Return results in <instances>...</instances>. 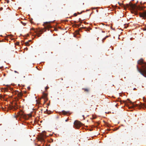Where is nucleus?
I'll list each match as a JSON object with an SVG mask.
<instances>
[{
    "label": "nucleus",
    "mask_w": 146,
    "mask_h": 146,
    "mask_svg": "<svg viewBox=\"0 0 146 146\" xmlns=\"http://www.w3.org/2000/svg\"><path fill=\"white\" fill-rule=\"evenodd\" d=\"M138 64L142 65V68L141 69L139 68L137 66V71L141 74L146 77V62L144 63L143 59H141L138 61Z\"/></svg>",
    "instance_id": "nucleus-1"
},
{
    "label": "nucleus",
    "mask_w": 146,
    "mask_h": 146,
    "mask_svg": "<svg viewBox=\"0 0 146 146\" xmlns=\"http://www.w3.org/2000/svg\"><path fill=\"white\" fill-rule=\"evenodd\" d=\"M124 7L128 8L132 11H133L136 12L137 10H141L143 8L140 6H137L135 4H133L132 3H129V4H126L125 5L123 4L122 5Z\"/></svg>",
    "instance_id": "nucleus-2"
},
{
    "label": "nucleus",
    "mask_w": 146,
    "mask_h": 146,
    "mask_svg": "<svg viewBox=\"0 0 146 146\" xmlns=\"http://www.w3.org/2000/svg\"><path fill=\"white\" fill-rule=\"evenodd\" d=\"M74 125L75 127L77 129H79L82 125V124L79 121H76L74 123Z\"/></svg>",
    "instance_id": "nucleus-3"
},
{
    "label": "nucleus",
    "mask_w": 146,
    "mask_h": 146,
    "mask_svg": "<svg viewBox=\"0 0 146 146\" xmlns=\"http://www.w3.org/2000/svg\"><path fill=\"white\" fill-rule=\"evenodd\" d=\"M17 115L18 117L26 119V115L24 114L22 111L18 112Z\"/></svg>",
    "instance_id": "nucleus-4"
},
{
    "label": "nucleus",
    "mask_w": 146,
    "mask_h": 146,
    "mask_svg": "<svg viewBox=\"0 0 146 146\" xmlns=\"http://www.w3.org/2000/svg\"><path fill=\"white\" fill-rule=\"evenodd\" d=\"M18 107L17 104L16 103H15L14 104H13L12 106H11L10 107V108L11 110H16L18 109Z\"/></svg>",
    "instance_id": "nucleus-5"
},
{
    "label": "nucleus",
    "mask_w": 146,
    "mask_h": 146,
    "mask_svg": "<svg viewBox=\"0 0 146 146\" xmlns=\"http://www.w3.org/2000/svg\"><path fill=\"white\" fill-rule=\"evenodd\" d=\"M47 94L43 93L42 98H44V102H45L48 100V98H47Z\"/></svg>",
    "instance_id": "nucleus-6"
},
{
    "label": "nucleus",
    "mask_w": 146,
    "mask_h": 146,
    "mask_svg": "<svg viewBox=\"0 0 146 146\" xmlns=\"http://www.w3.org/2000/svg\"><path fill=\"white\" fill-rule=\"evenodd\" d=\"M139 16L140 17L145 19V18L146 17V11H144L143 13H140Z\"/></svg>",
    "instance_id": "nucleus-7"
},
{
    "label": "nucleus",
    "mask_w": 146,
    "mask_h": 146,
    "mask_svg": "<svg viewBox=\"0 0 146 146\" xmlns=\"http://www.w3.org/2000/svg\"><path fill=\"white\" fill-rule=\"evenodd\" d=\"M15 93L19 97H21L22 96V94L21 92H19L17 91H16Z\"/></svg>",
    "instance_id": "nucleus-8"
},
{
    "label": "nucleus",
    "mask_w": 146,
    "mask_h": 146,
    "mask_svg": "<svg viewBox=\"0 0 146 146\" xmlns=\"http://www.w3.org/2000/svg\"><path fill=\"white\" fill-rule=\"evenodd\" d=\"M46 11L47 12H49L51 13H52L54 11V9L52 8H49L48 9H46Z\"/></svg>",
    "instance_id": "nucleus-9"
},
{
    "label": "nucleus",
    "mask_w": 146,
    "mask_h": 146,
    "mask_svg": "<svg viewBox=\"0 0 146 146\" xmlns=\"http://www.w3.org/2000/svg\"><path fill=\"white\" fill-rule=\"evenodd\" d=\"M31 29L32 30H34V31H35V33H36L37 34H38V37H39V36H40V34H38V33H38V32H39V31H40V30H38V29H37V30H35V29H34V28H32V29Z\"/></svg>",
    "instance_id": "nucleus-10"
},
{
    "label": "nucleus",
    "mask_w": 146,
    "mask_h": 146,
    "mask_svg": "<svg viewBox=\"0 0 146 146\" xmlns=\"http://www.w3.org/2000/svg\"><path fill=\"white\" fill-rule=\"evenodd\" d=\"M45 137V136L44 135H41V136L40 137V139L42 141H44V139Z\"/></svg>",
    "instance_id": "nucleus-11"
},
{
    "label": "nucleus",
    "mask_w": 146,
    "mask_h": 146,
    "mask_svg": "<svg viewBox=\"0 0 146 146\" xmlns=\"http://www.w3.org/2000/svg\"><path fill=\"white\" fill-rule=\"evenodd\" d=\"M140 106L141 108H146V102L144 104H141Z\"/></svg>",
    "instance_id": "nucleus-12"
},
{
    "label": "nucleus",
    "mask_w": 146,
    "mask_h": 146,
    "mask_svg": "<svg viewBox=\"0 0 146 146\" xmlns=\"http://www.w3.org/2000/svg\"><path fill=\"white\" fill-rule=\"evenodd\" d=\"M82 89L85 92H88L89 91V89L88 88H83Z\"/></svg>",
    "instance_id": "nucleus-13"
},
{
    "label": "nucleus",
    "mask_w": 146,
    "mask_h": 146,
    "mask_svg": "<svg viewBox=\"0 0 146 146\" xmlns=\"http://www.w3.org/2000/svg\"><path fill=\"white\" fill-rule=\"evenodd\" d=\"M62 113L64 115L68 113L66 111H65L63 110L62 111Z\"/></svg>",
    "instance_id": "nucleus-14"
},
{
    "label": "nucleus",
    "mask_w": 146,
    "mask_h": 146,
    "mask_svg": "<svg viewBox=\"0 0 146 146\" xmlns=\"http://www.w3.org/2000/svg\"><path fill=\"white\" fill-rule=\"evenodd\" d=\"M7 138H4L3 140V143H4L6 141H7Z\"/></svg>",
    "instance_id": "nucleus-15"
},
{
    "label": "nucleus",
    "mask_w": 146,
    "mask_h": 146,
    "mask_svg": "<svg viewBox=\"0 0 146 146\" xmlns=\"http://www.w3.org/2000/svg\"><path fill=\"white\" fill-rule=\"evenodd\" d=\"M48 22H46L45 23V24H46L47 25V27H48V28H50L51 27V26H50V25H48Z\"/></svg>",
    "instance_id": "nucleus-16"
},
{
    "label": "nucleus",
    "mask_w": 146,
    "mask_h": 146,
    "mask_svg": "<svg viewBox=\"0 0 146 146\" xmlns=\"http://www.w3.org/2000/svg\"><path fill=\"white\" fill-rule=\"evenodd\" d=\"M25 44L27 46H29L30 44H29V42H27L25 43Z\"/></svg>",
    "instance_id": "nucleus-17"
},
{
    "label": "nucleus",
    "mask_w": 146,
    "mask_h": 146,
    "mask_svg": "<svg viewBox=\"0 0 146 146\" xmlns=\"http://www.w3.org/2000/svg\"><path fill=\"white\" fill-rule=\"evenodd\" d=\"M81 25V24H76L75 25L76 27H80V26Z\"/></svg>",
    "instance_id": "nucleus-18"
},
{
    "label": "nucleus",
    "mask_w": 146,
    "mask_h": 146,
    "mask_svg": "<svg viewBox=\"0 0 146 146\" xmlns=\"http://www.w3.org/2000/svg\"><path fill=\"white\" fill-rule=\"evenodd\" d=\"M21 23L24 26H25L26 25V23H23L22 21H21Z\"/></svg>",
    "instance_id": "nucleus-19"
},
{
    "label": "nucleus",
    "mask_w": 146,
    "mask_h": 146,
    "mask_svg": "<svg viewBox=\"0 0 146 146\" xmlns=\"http://www.w3.org/2000/svg\"><path fill=\"white\" fill-rule=\"evenodd\" d=\"M108 37V36H106V37L104 38H103V40H102V41H103V40H105V39H106V38Z\"/></svg>",
    "instance_id": "nucleus-20"
},
{
    "label": "nucleus",
    "mask_w": 146,
    "mask_h": 146,
    "mask_svg": "<svg viewBox=\"0 0 146 146\" xmlns=\"http://www.w3.org/2000/svg\"><path fill=\"white\" fill-rule=\"evenodd\" d=\"M74 16H77V13H74Z\"/></svg>",
    "instance_id": "nucleus-21"
},
{
    "label": "nucleus",
    "mask_w": 146,
    "mask_h": 146,
    "mask_svg": "<svg viewBox=\"0 0 146 146\" xmlns=\"http://www.w3.org/2000/svg\"><path fill=\"white\" fill-rule=\"evenodd\" d=\"M76 33L77 34H79V32L78 31H76Z\"/></svg>",
    "instance_id": "nucleus-22"
},
{
    "label": "nucleus",
    "mask_w": 146,
    "mask_h": 146,
    "mask_svg": "<svg viewBox=\"0 0 146 146\" xmlns=\"http://www.w3.org/2000/svg\"><path fill=\"white\" fill-rule=\"evenodd\" d=\"M49 87L48 86H46L45 88V89L46 90H47V89H48V88Z\"/></svg>",
    "instance_id": "nucleus-23"
},
{
    "label": "nucleus",
    "mask_w": 146,
    "mask_h": 146,
    "mask_svg": "<svg viewBox=\"0 0 146 146\" xmlns=\"http://www.w3.org/2000/svg\"><path fill=\"white\" fill-rule=\"evenodd\" d=\"M46 113L48 114H49V113H48V111L47 110H46Z\"/></svg>",
    "instance_id": "nucleus-24"
},
{
    "label": "nucleus",
    "mask_w": 146,
    "mask_h": 146,
    "mask_svg": "<svg viewBox=\"0 0 146 146\" xmlns=\"http://www.w3.org/2000/svg\"><path fill=\"white\" fill-rule=\"evenodd\" d=\"M81 21V19H79V22H80L81 23H82V22H81V21Z\"/></svg>",
    "instance_id": "nucleus-25"
},
{
    "label": "nucleus",
    "mask_w": 146,
    "mask_h": 146,
    "mask_svg": "<svg viewBox=\"0 0 146 146\" xmlns=\"http://www.w3.org/2000/svg\"><path fill=\"white\" fill-rule=\"evenodd\" d=\"M128 100L129 101L130 103L132 104V102L131 101H130L129 99Z\"/></svg>",
    "instance_id": "nucleus-26"
},
{
    "label": "nucleus",
    "mask_w": 146,
    "mask_h": 146,
    "mask_svg": "<svg viewBox=\"0 0 146 146\" xmlns=\"http://www.w3.org/2000/svg\"><path fill=\"white\" fill-rule=\"evenodd\" d=\"M82 13V12H81L80 13H79V12H78V14H80Z\"/></svg>",
    "instance_id": "nucleus-27"
},
{
    "label": "nucleus",
    "mask_w": 146,
    "mask_h": 146,
    "mask_svg": "<svg viewBox=\"0 0 146 146\" xmlns=\"http://www.w3.org/2000/svg\"><path fill=\"white\" fill-rule=\"evenodd\" d=\"M14 72H15V73H18V72H17V71H15Z\"/></svg>",
    "instance_id": "nucleus-28"
},
{
    "label": "nucleus",
    "mask_w": 146,
    "mask_h": 146,
    "mask_svg": "<svg viewBox=\"0 0 146 146\" xmlns=\"http://www.w3.org/2000/svg\"><path fill=\"white\" fill-rule=\"evenodd\" d=\"M68 121V119H66V120L65 121Z\"/></svg>",
    "instance_id": "nucleus-29"
},
{
    "label": "nucleus",
    "mask_w": 146,
    "mask_h": 146,
    "mask_svg": "<svg viewBox=\"0 0 146 146\" xmlns=\"http://www.w3.org/2000/svg\"><path fill=\"white\" fill-rule=\"evenodd\" d=\"M133 104V106H135V105H134L133 104Z\"/></svg>",
    "instance_id": "nucleus-30"
},
{
    "label": "nucleus",
    "mask_w": 146,
    "mask_h": 146,
    "mask_svg": "<svg viewBox=\"0 0 146 146\" xmlns=\"http://www.w3.org/2000/svg\"><path fill=\"white\" fill-rule=\"evenodd\" d=\"M31 41V40H29L28 42H30Z\"/></svg>",
    "instance_id": "nucleus-31"
},
{
    "label": "nucleus",
    "mask_w": 146,
    "mask_h": 146,
    "mask_svg": "<svg viewBox=\"0 0 146 146\" xmlns=\"http://www.w3.org/2000/svg\"><path fill=\"white\" fill-rule=\"evenodd\" d=\"M118 4H119V5H121V4H120V3H119L118 2Z\"/></svg>",
    "instance_id": "nucleus-32"
},
{
    "label": "nucleus",
    "mask_w": 146,
    "mask_h": 146,
    "mask_svg": "<svg viewBox=\"0 0 146 146\" xmlns=\"http://www.w3.org/2000/svg\"><path fill=\"white\" fill-rule=\"evenodd\" d=\"M74 23H77V22H76V21H74Z\"/></svg>",
    "instance_id": "nucleus-33"
},
{
    "label": "nucleus",
    "mask_w": 146,
    "mask_h": 146,
    "mask_svg": "<svg viewBox=\"0 0 146 146\" xmlns=\"http://www.w3.org/2000/svg\"><path fill=\"white\" fill-rule=\"evenodd\" d=\"M14 141H16V140H14Z\"/></svg>",
    "instance_id": "nucleus-34"
},
{
    "label": "nucleus",
    "mask_w": 146,
    "mask_h": 146,
    "mask_svg": "<svg viewBox=\"0 0 146 146\" xmlns=\"http://www.w3.org/2000/svg\"><path fill=\"white\" fill-rule=\"evenodd\" d=\"M83 29H85L86 28L85 27H83Z\"/></svg>",
    "instance_id": "nucleus-35"
},
{
    "label": "nucleus",
    "mask_w": 146,
    "mask_h": 146,
    "mask_svg": "<svg viewBox=\"0 0 146 146\" xmlns=\"http://www.w3.org/2000/svg\"><path fill=\"white\" fill-rule=\"evenodd\" d=\"M38 146H40V145H38Z\"/></svg>",
    "instance_id": "nucleus-36"
},
{
    "label": "nucleus",
    "mask_w": 146,
    "mask_h": 146,
    "mask_svg": "<svg viewBox=\"0 0 146 146\" xmlns=\"http://www.w3.org/2000/svg\"><path fill=\"white\" fill-rule=\"evenodd\" d=\"M123 102H125V101H123Z\"/></svg>",
    "instance_id": "nucleus-37"
},
{
    "label": "nucleus",
    "mask_w": 146,
    "mask_h": 146,
    "mask_svg": "<svg viewBox=\"0 0 146 146\" xmlns=\"http://www.w3.org/2000/svg\"><path fill=\"white\" fill-rule=\"evenodd\" d=\"M61 80H63V79H62H62H61Z\"/></svg>",
    "instance_id": "nucleus-38"
},
{
    "label": "nucleus",
    "mask_w": 146,
    "mask_h": 146,
    "mask_svg": "<svg viewBox=\"0 0 146 146\" xmlns=\"http://www.w3.org/2000/svg\"><path fill=\"white\" fill-rule=\"evenodd\" d=\"M49 105V104H48V105Z\"/></svg>",
    "instance_id": "nucleus-39"
},
{
    "label": "nucleus",
    "mask_w": 146,
    "mask_h": 146,
    "mask_svg": "<svg viewBox=\"0 0 146 146\" xmlns=\"http://www.w3.org/2000/svg\"><path fill=\"white\" fill-rule=\"evenodd\" d=\"M135 88H134V89H133V90H135Z\"/></svg>",
    "instance_id": "nucleus-40"
},
{
    "label": "nucleus",
    "mask_w": 146,
    "mask_h": 146,
    "mask_svg": "<svg viewBox=\"0 0 146 146\" xmlns=\"http://www.w3.org/2000/svg\"><path fill=\"white\" fill-rule=\"evenodd\" d=\"M94 118L95 119V117H94Z\"/></svg>",
    "instance_id": "nucleus-41"
},
{
    "label": "nucleus",
    "mask_w": 146,
    "mask_h": 146,
    "mask_svg": "<svg viewBox=\"0 0 146 146\" xmlns=\"http://www.w3.org/2000/svg\"><path fill=\"white\" fill-rule=\"evenodd\" d=\"M44 112H45V113H45V111H44Z\"/></svg>",
    "instance_id": "nucleus-42"
}]
</instances>
